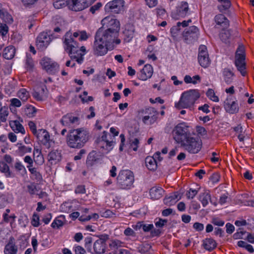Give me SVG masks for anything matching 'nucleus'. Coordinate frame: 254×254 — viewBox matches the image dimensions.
Masks as SVG:
<instances>
[{"mask_svg":"<svg viewBox=\"0 0 254 254\" xmlns=\"http://www.w3.org/2000/svg\"><path fill=\"white\" fill-rule=\"evenodd\" d=\"M21 106V103L20 100L17 98H12L10 100V109L12 111L14 107H20Z\"/></svg>","mask_w":254,"mask_h":254,"instance_id":"13d9d810","label":"nucleus"},{"mask_svg":"<svg viewBox=\"0 0 254 254\" xmlns=\"http://www.w3.org/2000/svg\"><path fill=\"white\" fill-rule=\"evenodd\" d=\"M198 29L195 26H190L189 30L185 31L184 33V36L185 40H188L189 38H193L197 39L198 38Z\"/></svg>","mask_w":254,"mask_h":254,"instance_id":"2f4dec72","label":"nucleus"},{"mask_svg":"<svg viewBox=\"0 0 254 254\" xmlns=\"http://www.w3.org/2000/svg\"><path fill=\"white\" fill-rule=\"evenodd\" d=\"M200 96V94L198 89H190L185 91L182 94L179 102L175 103V106L179 110L190 108Z\"/></svg>","mask_w":254,"mask_h":254,"instance_id":"7ed1b4c3","label":"nucleus"},{"mask_svg":"<svg viewBox=\"0 0 254 254\" xmlns=\"http://www.w3.org/2000/svg\"><path fill=\"white\" fill-rule=\"evenodd\" d=\"M8 115V108L5 106L0 108V120L1 122H5Z\"/></svg>","mask_w":254,"mask_h":254,"instance_id":"09e8293b","label":"nucleus"},{"mask_svg":"<svg viewBox=\"0 0 254 254\" xmlns=\"http://www.w3.org/2000/svg\"><path fill=\"white\" fill-rule=\"evenodd\" d=\"M200 188L197 189L190 188L186 193V196L189 199H192L198 193Z\"/></svg>","mask_w":254,"mask_h":254,"instance_id":"5fc2aeb1","label":"nucleus"},{"mask_svg":"<svg viewBox=\"0 0 254 254\" xmlns=\"http://www.w3.org/2000/svg\"><path fill=\"white\" fill-rule=\"evenodd\" d=\"M214 21L217 25L220 26L223 28H226L229 26V21L222 14L216 15L214 17Z\"/></svg>","mask_w":254,"mask_h":254,"instance_id":"c85d7f7f","label":"nucleus"},{"mask_svg":"<svg viewBox=\"0 0 254 254\" xmlns=\"http://www.w3.org/2000/svg\"><path fill=\"white\" fill-rule=\"evenodd\" d=\"M18 96L22 101L25 102L28 98V93L25 89H22L18 92Z\"/></svg>","mask_w":254,"mask_h":254,"instance_id":"6e6d98bb","label":"nucleus"},{"mask_svg":"<svg viewBox=\"0 0 254 254\" xmlns=\"http://www.w3.org/2000/svg\"><path fill=\"white\" fill-rule=\"evenodd\" d=\"M72 208L71 205L68 202L63 203L61 205V209L64 212H69Z\"/></svg>","mask_w":254,"mask_h":254,"instance_id":"338daca9","label":"nucleus"},{"mask_svg":"<svg viewBox=\"0 0 254 254\" xmlns=\"http://www.w3.org/2000/svg\"><path fill=\"white\" fill-rule=\"evenodd\" d=\"M102 159V155L100 153L92 151L88 155L86 163L88 165L92 166L100 162Z\"/></svg>","mask_w":254,"mask_h":254,"instance_id":"412c9836","label":"nucleus"},{"mask_svg":"<svg viewBox=\"0 0 254 254\" xmlns=\"http://www.w3.org/2000/svg\"><path fill=\"white\" fill-rule=\"evenodd\" d=\"M153 73V68L152 66L150 64H146L140 70V72L138 73V79L143 81H146L152 77Z\"/></svg>","mask_w":254,"mask_h":254,"instance_id":"aec40b11","label":"nucleus"},{"mask_svg":"<svg viewBox=\"0 0 254 254\" xmlns=\"http://www.w3.org/2000/svg\"><path fill=\"white\" fill-rule=\"evenodd\" d=\"M224 108L226 111L230 114H235L239 111L238 104L232 99V97L229 96L224 102Z\"/></svg>","mask_w":254,"mask_h":254,"instance_id":"6ab92c4d","label":"nucleus"},{"mask_svg":"<svg viewBox=\"0 0 254 254\" xmlns=\"http://www.w3.org/2000/svg\"><path fill=\"white\" fill-rule=\"evenodd\" d=\"M134 32V28L132 25H127L125 30L123 31L124 41L126 42H129L133 37Z\"/></svg>","mask_w":254,"mask_h":254,"instance_id":"c756f323","label":"nucleus"},{"mask_svg":"<svg viewBox=\"0 0 254 254\" xmlns=\"http://www.w3.org/2000/svg\"><path fill=\"white\" fill-rule=\"evenodd\" d=\"M14 49L13 47H7L3 50V57L7 60H10L13 58Z\"/></svg>","mask_w":254,"mask_h":254,"instance_id":"37998d69","label":"nucleus"},{"mask_svg":"<svg viewBox=\"0 0 254 254\" xmlns=\"http://www.w3.org/2000/svg\"><path fill=\"white\" fill-rule=\"evenodd\" d=\"M47 88L43 83H41L39 86L36 87L33 96L37 101H41L46 96Z\"/></svg>","mask_w":254,"mask_h":254,"instance_id":"b1692460","label":"nucleus"},{"mask_svg":"<svg viewBox=\"0 0 254 254\" xmlns=\"http://www.w3.org/2000/svg\"><path fill=\"white\" fill-rule=\"evenodd\" d=\"M61 122L64 126L69 127L73 124H79V118L72 116L71 114H67L63 117Z\"/></svg>","mask_w":254,"mask_h":254,"instance_id":"5701e85b","label":"nucleus"},{"mask_svg":"<svg viewBox=\"0 0 254 254\" xmlns=\"http://www.w3.org/2000/svg\"><path fill=\"white\" fill-rule=\"evenodd\" d=\"M8 31V27L5 23H0V35L4 37Z\"/></svg>","mask_w":254,"mask_h":254,"instance_id":"680f3d73","label":"nucleus"},{"mask_svg":"<svg viewBox=\"0 0 254 254\" xmlns=\"http://www.w3.org/2000/svg\"><path fill=\"white\" fill-rule=\"evenodd\" d=\"M141 112L144 114L142 121L144 124L151 125L156 122L158 113L154 108H148Z\"/></svg>","mask_w":254,"mask_h":254,"instance_id":"f3484780","label":"nucleus"},{"mask_svg":"<svg viewBox=\"0 0 254 254\" xmlns=\"http://www.w3.org/2000/svg\"><path fill=\"white\" fill-rule=\"evenodd\" d=\"M115 142L113 139L110 142H107V141H97L98 147L106 150L107 153L111 151L113 147Z\"/></svg>","mask_w":254,"mask_h":254,"instance_id":"473e14b6","label":"nucleus"},{"mask_svg":"<svg viewBox=\"0 0 254 254\" xmlns=\"http://www.w3.org/2000/svg\"><path fill=\"white\" fill-rule=\"evenodd\" d=\"M136 226L142 228L144 232H149L151 231L154 227L153 224H141L140 223H138Z\"/></svg>","mask_w":254,"mask_h":254,"instance_id":"e2e57ef3","label":"nucleus"},{"mask_svg":"<svg viewBox=\"0 0 254 254\" xmlns=\"http://www.w3.org/2000/svg\"><path fill=\"white\" fill-rule=\"evenodd\" d=\"M190 127L185 123H181L175 127L172 135L174 139L178 143H180L192 133L190 130Z\"/></svg>","mask_w":254,"mask_h":254,"instance_id":"0eeeda50","label":"nucleus"},{"mask_svg":"<svg viewBox=\"0 0 254 254\" xmlns=\"http://www.w3.org/2000/svg\"><path fill=\"white\" fill-rule=\"evenodd\" d=\"M95 35L99 39L102 40L103 42L105 43V44L108 46H114V43L117 45L121 43V40L117 38L119 33L115 32L114 30L110 31L104 28H100L97 31Z\"/></svg>","mask_w":254,"mask_h":254,"instance_id":"20e7f679","label":"nucleus"},{"mask_svg":"<svg viewBox=\"0 0 254 254\" xmlns=\"http://www.w3.org/2000/svg\"><path fill=\"white\" fill-rule=\"evenodd\" d=\"M33 160H34L36 164L39 165L43 164L44 162V157L41 153V150L36 147H34L33 153Z\"/></svg>","mask_w":254,"mask_h":254,"instance_id":"72a5a7b5","label":"nucleus"},{"mask_svg":"<svg viewBox=\"0 0 254 254\" xmlns=\"http://www.w3.org/2000/svg\"><path fill=\"white\" fill-rule=\"evenodd\" d=\"M198 199L203 207L206 206L208 204L209 201H211L210 191L208 190H204L203 192L199 194Z\"/></svg>","mask_w":254,"mask_h":254,"instance_id":"7c9ffc66","label":"nucleus"},{"mask_svg":"<svg viewBox=\"0 0 254 254\" xmlns=\"http://www.w3.org/2000/svg\"><path fill=\"white\" fill-rule=\"evenodd\" d=\"M181 147L190 153H197L201 149V142L199 138L191 134L180 143Z\"/></svg>","mask_w":254,"mask_h":254,"instance_id":"423d86ee","label":"nucleus"},{"mask_svg":"<svg viewBox=\"0 0 254 254\" xmlns=\"http://www.w3.org/2000/svg\"><path fill=\"white\" fill-rule=\"evenodd\" d=\"M220 38L221 40L227 45L232 43L234 39V37L230 30L221 33Z\"/></svg>","mask_w":254,"mask_h":254,"instance_id":"bb28decb","label":"nucleus"},{"mask_svg":"<svg viewBox=\"0 0 254 254\" xmlns=\"http://www.w3.org/2000/svg\"><path fill=\"white\" fill-rule=\"evenodd\" d=\"M18 248L16 245L15 239L11 237L5 245L4 250V254H17Z\"/></svg>","mask_w":254,"mask_h":254,"instance_id":"4be33fe9","label":"nucleus"},{"mask_svg":"<svg viewBox=\"0 0 254 254\" xmlns=\"http://www.w3.org/2000/svg\"><path fill=\"white\" fill-rule=\"evenodd\" d=\"M23 114L27 118H31L32 117V106L28 105L23 111Z\"/></svg>","mask_w":254,"mask_h":254,"instance_id":"0e129e2a","label":"nucleus"},{"mask_svg":"<svg viewBox=\"0 0 254 254\" xmlns=\"http://www.w3.org/2000/svg\"><path fill=\"white\" fill-rule=\"evenodd\" d=\"M180 199L179 194L177 192H175L170 194L168 196H166L164 198V203L165 204L171 206L176 203V202Z\"/></svg>","mask_w":254,"mask_h":254,"instance_id":"cd10ccee","label":"nucleus"},{"mask_svg":"<svg viewBox=\"0 0 254 254\" xmlns=\"http://www.w3.org/2000/svg\"><path fill=\"white\" fill-rule=\"evenodd\" d=\"M191 13L189 3L187 1H181L176 7V9L172 12L171 16L173 18L179 19L181 18H185Z\"/></svg>","mask_w":254,"mask_h":254,"instance_id":"9d476101","label":"nucleus"},{"mask_svg":"<svg viewBox=\"0 0 254 254\" xmlns=\"http://www.w3.org/2000/svg\"><path fill=\"white\" fill-rule=\"evenodd\" d=\"M9 125L12 129L16 133H25V129L22 125L17 121H11Z\"/></svg>","mask_w":254,"mask_h":254,"instance_id":"c9c22d12","label":"nucleus"},{"mask_svg":"<svg viewBox=\"0 0 254 254\" xmlns=\"http://www.w3.org/2000/svg\"><path fill=\"white\" fill-rule=\"evenodd\" d=\"M40 185L37 184L34 188H33V194L38 195L39 198H45L47 195V193L42 190Z\"/></svg>","mask_w":254,"mask_h":254,"instance_id":"c03bdc74","label":"nucleus"},{"mask_svg":"<svg viewBox=\"0 0 254 254\" xmlns=\"http://www.w3.org/2000/svg\"><path fill=\"white\" fill-rule=\"evenodd\" d=\"M102 26L101 27L107 30L118 33L120 29V23L119 20L112 16H106L101 21Z\"/></svg>","mask_w":254,"mask_h":254,"instance_id":"2eb2a0df","label":"nucleus"},{"mask_svg":"<svg viewBox=\"0 0 254 254\" xmlns=\"http://www.w3.org/2000/svg\"><path fill=\"white\" fill-rule=\"evenodd\" d=\"M33 134H34L41 143L43 144L46 147L49 148L52 145L53 141L50 139V136L49 132L45 129H36V126L35 123L33 122Z\"/></svg>","mask_w":254,"mask_h":254,"instance_id":"1a4fd4ad","label":"nucleus"},{"mask_svg":"<svg viewBox=\"0 0 254 254\" xmlns=\"http://www.w3.org/2000/svg\"><path fill=\"white\" fill-rule=\"evenodd\" d=\"M125 2L124 0H113L108 2L105 6L106 11L119 14L125 10Z\"/></svg>","mask_w":254,"mask_h":254,"instance_id":"ddd939ff","label":"nucleus"},{"mask_svg":"<svg viewBox=\"0 0 254 254\" xmlns=\"http://www.w3.org/2000/svg\"><path fill=\"white\" fill-rule=\"evenodd\" d=\"M234 130L238 134L237 136L240 141H244L245 137V132L241 125H238L234 128Z\"/></svg>","mask_w":254,"mask_h":254,"instance_id":"49530a36","label":"nucleus"},{"mask_svg":"<svg viewBox=\"0 0 254 254\" xmlns=\"http://www.w3.org/2000/svg\"><path fill=\"white\" fill-rule=\"evenodd\" d=\"M245 58V48L243 45H239L235 53V65L243 76L247 74Z\"/></svg>","mask_w":254,"mask_h":254,"instance_id":"6e6552de","label":"nucleus"},{"mask_svg":"<svg viewBox=\"0 0 254 254\" xmlns=\"http://www.w3.org/2000/svg\"><path fill=\"white\" fill-rule=\"evenodd\" d=\"M139 251L140 253L143 254H152L153 250L151 249V246L148 244H143L139 247Z\"/></svg>","mask_w":254,"mask_h":254,"instance_id":"a18cd8bd","label":"nucleus"},{"mask_svg":"<svg viewBox=\"0 0 254 254\" xmlns=\"http://www.w3.org/2000/svg\"><path fill=\"white\" fill-rule=\"evenodd\" d=\"M202 246L205 250L211 251L216 247L217 243L212 238H206L203 241Z\"/></svg>","mask_w":254,"mask_h":254,"instance_id":"f704fd0d","label":"nucleus"},{"mask_svg":"<svg viewBox=\"0 0 254 254\" xmlns=\"http://www.w3.org/2000/svg\"><path fill=\"white\" fill-rule=\"evenodd\" d=\"M65 218L63 215H60L58 217L56 218L53 223L51 224V227L53 228L59 229L61 227H62L64 224Z\"/></svg>","mask_w":254,"mask_h":254,"instance_id":"a19ab883","label":"nucleus"},{"mask_svg":"<svg viewBox=\"0 0 254 254\" xmlns=\"http://www.w3.org/2000/svg\"><path fill=\"white\" fill-rule=\"evenodd\" d=\"M206 94L207 97L211 100L214 102L219 101V98L217 96L215 95L214 91L213 89H209L206 92Z\"/></svg>","mask_w":254,"mask_h":254,"instance_id":"864d4df0","label":"nucleus"},{"mask_svg":"<svg viewBox=\"0 0 254 254\" xmlns=\"http://www.w3.org/2000/svg\"><path fill=\"white\" fill-rule=\"evenodd\" d=\"M99 239L93 244V254H102L105 253L106 248V242L109 239V236L107 234H102L98 236Z\"/></svg>","mask_w":254,"mask_h":254,"instance_id":"4468645a","label":"nucleus"},{"mask_svg":"<svg viewBox=\"0 0 254 254\" xmlns=\"http://www.w3.org/2000/svg\"><path fill=\"white\" fill-rule=\"evenodd\" d=\"M129 142L130 147L133 149V150L135 151H137L139 143V139L137 138L130 137L129 138Z\"/></svg>","mask_w":254,"mask_h":254,"instance_id":"8fccbe9b","label":"nucleus"},{"mask_svg":"<svg viewBox=\"0 0 254 254\" xmlns=\"http://www.w3.org/2000/svg\"><path fill=\"white\" fill-rule=\"evenodd\" d=\"M180 30V26L177 23V25L174 26L170 30V32L172 34V36L174 37H176L177 35L178 32Z\"/></svg>","mask_w":254,"mask_h":254,"instance_id":"774afa93","label":"nucleus"},{"mask_svg":"<svg viewBox=\"0 0 254 254\" xmlns=\"http://www.w3.org/2000/svg\"><path fill=\"white\" fill-rule=\"evenodd\" d=\"M78 38L79 41L86 40L88 36L85 31H77L72 33L70 31L67 32L64 36V43L65 50L68 53L71 60H74L81 64L83 61V56L85 54V48L82 46L79 48L75 38Z\"/></svg>","mask_w":254,"mask_h":254,"instance_id":"f257e3e1","label":"nucleus"},{"mask_svg":"<svg viewBox=\"0 0 254 254\" xmlns=\"http://www.w3.org/2000/svg\"><path fill=\"white\" fill-rule=\"evenodd\" d=\"M197 80L200 81V77L198 75H196L192 77L189 75H187L184 77V81L186 83H192L195 84L197 83Z\"/></svg>","mask_w":254,"mask_h":254,"instance_id":"de8ad7c7","label":"nucleus"},{"mask_svg":"<svg viewBox=\"0 0 254 254\" xmlns=\"http://www.w3.org/2000/svg\"><path fill=\"white\" fill-rule=\"evenodd\" d=\"M15 169L18 171L22 175L26 173V170L25 167L20 162H17L14 165Z\"/></svg>","mask_w":254,"mask_h":254,"instance_id":"4d7b16f0","label":"nucleus"},{"mask_svg":"<svg viewBox=\"0 0 254 254\" xmlns=\"http://www.w3.org/2000/svg\"><path fill=\"white\" fill-rule=\"evenodd\" d=\"M133 173L128 170L121 171L117 178V186L120 189L129 190L133 186Z\"/></svg>","mask_w":254,"mask_h":254,"instance_id":"39448f33","label":"nucleus"},{"mask_svg":"<svg viewBox=\"0 0 254 254\" xmlns=\"http://www.w3.org/2000/svg\"><path fill=\"white\" fill-rule=\"evenodd\" d=\"M0 171L5 173L7 177L11 176L10 172L9 171V168L8 166L4 162H0Z\"/></svg>","mask_w":254,"mask_h":254,"instance_id":"3c124183","label":"nucleus"},{"mask_svg":"<svg viewBox=\"0 0 254 254\" xmlns=\"http://www.w3.org/2000/svg\"><path fill=\"white\" fill-rule=\"evenodd\" d=\"M40 64L42 68L49 74H55L59 71V64L49 58H43L40 61Z\"/></svg>","mask_w":254,"mask_h":254,"instance_id":"9b49d317","label":"nucleus"},{"mask_svg":"<svg viewBox=\"0 0 254 254\" xmlns=\"http://www.w3.org/2000/svg\"><path fill=\"white\" fill-rule=\"evenodd\" d=\"M198 62L201 66L206 68L209 66L211 60L209 57L207 47L203 45H201L198 48Z\"/></svg>","mask_w":254,"mask_h":254,"instance_id":"dca6fc26","label":"nucleus"},{"mask_svg":"<svg viewBox=\"0 0 254 254\" xmlns=\"http://www.w3.org/2000/svg\"><path fill=\"white\" fill-rule=\"evenodd\" d=\"M164 192V190L159 186H155L150 189L149 195L151 199L156 200L162 197Z\"/></svg>","mask_w":254,"mask_h":254,"instance_id":"a878e982","label":"nucleus"},{"mask_svg":"<svg viewBox=\"0 0 254 254\" xmlns=\"http://www.w3.org/2000/svg\"><path fill=\"white\" fill-rule=\"evenodd\" d=\"M114 46H108L103 42L102 40L99 39L95 35V41L93 46V54L96 56H103L106 55L108 50L113 49Z\"/></svg>","mask_w":254,"mask_h":254,"instance_id":"f8f14e48","label":"nucleus"},{"mask_svg":"<svg viewBox=\"0 0 254 254\" xmlns=\"http://www.w3.org/2000/svg\"><path fill=\"white\" fill-rule=\"evenodd\" d=\"M51 41L50 35L46 32H41L37 38L36 46L40 51L45 50Z\"/></svg>","mask_w":254,"mask_h":254,"instance_id":"a211bd4d","label":"nucleus"},{"mask_svg":"<svg viewBox=\"0 0 254 254\" xmlns=\"http://www.w3.org/2000/svg\"><path fill=\"white\" fill-rule=\"evenodd\" d=\"M146 166L149 170H154L157 168V162L155 158L148 156L145 158Z\"/></svg>","mask_w":254,"mask_h":254,"instance_id":"4c0bfd02","label":"nucleus"},{"mask_svg":"<svg viewBox=\"0 0 254 254\" xmlns=\"http://www.w3.org/2000/svg\"><path fill=\"white\" fill-rule=\"evenodd\" d=\"M84 242L85 247L88 252H91L92 238L91 237H86L85 238Z\"/></svg>","mask_w":254,"mask_h":254,"instance_id":"052dcab7","label":"nucleus"},{"mask_svg":"<svg viewBox=\"0 0 254 254\" xmlns=\"http://www.w3.org/2000/svg\"><path fill=\"white\" fill-rule=\"evenodd\" d=\"M0 18L5 23H11L13 21L11 15L4 9L0 12Z\"/></svg>","mask_w":254,"mask_h":254,"instance_id":"79ce46f5","label":"nucleus"},{"mask_svg":"<svg viewBox=\"0 0 254 254\" xmlns=\"http://www.w3.org/2000/svg\"><path fill=\"white\" fill-rule=\"evenodd\" d=\"M220 3L217 7L220 12H223L225 10L228 9L231 5V3L230 0H217Z\"/></svg>","mask_w":254,"mask_h":254,"instance_id":"58836bf2","label":"nucleus"},{"mask_svg":"<svg viewBox=\"0 0 254 254\" xmlns=\"http://www.w3.org/2000/svg\"><path fill=\"white\" fill-rule=\"evenodd\" d=\"M26 67L30 71L32 69V58L30 54H26Z\"/></svg>","mask_w":254,"mask_h":254,"instance_id":"69168bd1","label":"nucleus"},{"mask_svg":"<svg viewBox=\"0 0 254 254\" xmlns=\"http://www.w3.org/2000/svg\"><path fill=\"white\" fill-rule=\"evenodd\" d=\"M109 247L115 254L116 252L123 247V243L118 240H113L109 244Z\"/></svg>","mask_w":254,"mask_h":254,"instance_id":"ea45409f","label":"nucleus"},{"mask_svg":"<svg viewBox=\"0 0 254 254\" xmlns=\"http://www.w3.org/2000/svg\"><path fill=\"white\" fill-rule=\"evenodd\" d=\"M62 158L61 152L58 150H53L50 152L48 155V161L51 164H56L60 161Z\"/></svg>","mask_w":254,"mask_h":254,"instance_id":"393cba45","label":"nucleus"},{"mask_svg":"<svg viewBox=\"0 0 254 254\" xmlns=\"http://www.w3.org/2000/svg\"><path fill=\"white\" fill-rule=\"evenodd\" d=\"M89 138V132L83 128L71 129L67 135L66 143L70 148H81L88 141Z\"/></svg>","mask_w":254,"mask_h":254,"instance_id":"f03ea898","label":"nucleus"},{"mask_svg":"<svg viewBox=\"0 0 254 254\" xmlns=\"http://www.w3.org/2000/svg\"><path fill=\"white\" fill-rule=\"evenodd\" d=\"M36 180V184H40L42 182V177L39 171L35 168H33V180Z\"/></svg>","mask_w":254,"mask_h":254,"instance_id":"603ef678","label":"nucleus"},{"mask_svg":"<svg viewBox=\"0 0 254 254\" xmlns=\"http://www.w3.org/2000/svg\"><path fill=\"white\" fill-rule=\"evenodd\" d=\"M246 233V231L243 230L242 228H239L237 232L235 233L233 237L234 239H244L243 236Z\"/></svg>","mask_w":254,"mask_h":254,"instance_id":"bf43d9fd","label":"nucleus"},{"mask_svg":"<svg viewBox=\"0 0 254 254\" xmlns=\"http://www.w3.org/2000/svg\"><path fill=\"white\" fill-rule=\"evenodd\" d=\"M225 82L229 84L232 82L234 73L228 68H225L222 71Z\"/></svg>","mask_w":254,"mask_h":254,"instance_id":"e433bc0d","label":"nucleus"}]
</instances>
